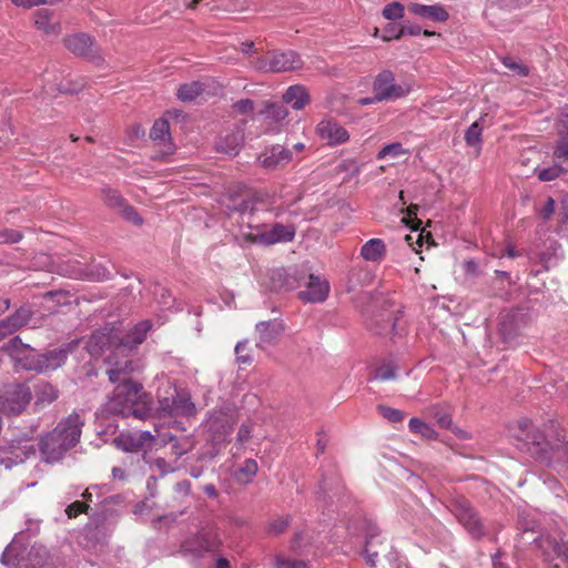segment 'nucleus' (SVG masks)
Segmentation results:
<instances>
[{
    "label": "nucleus",
    "mask_w": 568,
    "mask_h": 568,
    "mask_svg": "<svg viewBox=\"0 0 568 568\" xmlns=\"http://www.w3.org/2000/svg\"><path fill=\"white\" fill-rule=\"evenodd\" d=\"M316 134L329 146H336L349 140L347 130L333 119L322 120L316 125Z\"/></svg>",
    "instance_id": "15"
},
{
    "label": "nucleus",
    "mask_w": 568,
    "mask_h": 568,
    "mask_svg": "<svg viewBox=\"0 0 568 568\" xmlns=\"http://www.w3.org/2000/svg\"><path fill=\"white\" fill-rule=\"evenodd\" d=\"M296 230L293 224H253L252 219L247 220L246 230L242 229L241 236L246 242L262 245H272L280 242H292Z\"/></svg>",
    "instance_id": "4"
},
{
    "label": "nucleus",
    "mask_w": 568,
    "mask_h": 568,
    "mask_svg": "<svg viewBox=\"0 0 568 568\" xmlns=\"http://www.w3.org/2000/svg\"><path fill=\"white\" fill-rule=\"evenodd\" d=\"M141 442H138L136 436L132 435H120L114 439V444L118 448L124 452H139L141 450Z\"/></svg>",
    "instance_id": "42"
},
{
    "label": "nucleus",
    "mask_w": 568,
    "mask_h": 568,
    "mask_svg": "<svg viewBox=\"0 0 568 568\" xmlns=\"http://www.w3.org/2000/svg\"><path fill=\"white\" fill-rule=\"evenodd\" d=\"M65 48L75 55L94 59L95 43L87 33H75L63 39Z\"/></svg>",
    "instance_id": "19"
},
{
    "label": "nucleus",
    "mask_w": 568,
    "mask_h": 568,
    "mask_svg": "<svg viewBox=\"0 0 568 568\" xmlns=\"http://www.w3.org/2000/svg\"><path fill=\"white\" fill-rule=\"evenodd\" d=\"M258 469L254 459H246L242 466L235 471V479L241 484H248L253 480Z\"/></svg>",
    "instance_id": "35"
},
{
    "label": "nucleus",
    "mask_w": 568,
    "mask_h": 568,
    "mask_svg": "<svg viewBox=\"0 0 568 568\" xmlns=\"http://www.w3.org/2000/svg\"><path fill=\"white\" fill-rule=\"evenodd\" d=\"M3 349L12 358L16 366L27 371H38L40 354L28 344L22 343L20 337L16 336L4 344Z\"/></svg>",
    "instance_id": "10"
},
{
    "label": "nucleus",
    "mask_w": 568,
    "mask_h": 568,
    "mask_svg": "<svg viewBox=\"0 0 568 568\" xmlns=\"http://www.w3.org/2000/svg\"><path fill=\"white\" fill-rule=\"evenodd\" d=\"M248 342L241 341L235 346L236 363L240 365H248L252 363V356L246 352Z\"/></svg>",
    "instance_id": "47"
},
{
    "label": "nucleus",
    "mask_w": 568,
    "mask_h": 568,
    "mask_svg": "<svg viewBox=\"0 0 568 568\" xmlns=\"http://www.w3.org/2000/svg\"><path fill=\"white\" fill-rule=\"evenodd\" d=\"M165 396L159 397L158 413L160 416L190 417L196 414L195 404L185 389L169 387Z\"/></svg>",
    "instance_id": "6"
},
{
    "label": "nucleus",
    "mask_w": 568,
    "mask_h": 568,
    "mask_svg": "<svg viewBox=\"0 0 568 568\" xmlns=\"http://www.w3.org/2000/svg\"><path fill=\"white\" fill-rule=\"evenodd\" d=\"M283 324L277 321L258 322L255 325V331L258 336L256 346L264 348L265 345L274 344L283 333Z\"/></svg>",
    "instance_id": "22"
},
{
    "label": "nucleus",
    "mask_w": 568,
    "mask_h": 568,
    "mask_svg": "<svg viewBox=\"0 0 568 568\" xmlns=\"http://www.w3.org/2000/svg\"><path fill=\"white\" fill-rule=\"evenodd\" d=\"M83 425L79 415L72 414L48 433L40 443V450L47 463L60 460L80 439Z\"/></svg>",
    "instance_id": "3"
},
{
    "label": "nucleus",
    "mask_w": 568,
    "mask_h": 568,
    "mask_svg": "<svg viewBox=\"0 0 568 568\" xmlns=\"http://www.w3.org/2000/svg\"><path fill=\"white\" fill-rule=\"evenodd\" d=\"M89 506L87 504H83L81 501H74L71 505H69L65 509V513L69 518L77 517L79 514L85 513Z\"/></svg>",
    "instance_id": "59"
},
{
    "label": "nucleus",
    "mask_w": 568,
    "mask_h": 568,
    "mask_svg": "<svg viewBox=\"0 0 568 568\" xmlns=\"http://www.w3.org/2000/svg\"><path fill=\"white\" fill-rule=\"evenodd\" d=\"M540 548L547 559L561 558L568 562V541H558L555 538H542Z\"/></svg>",
    "instance_id": "27"
},
{
    "label": "nucleus",
    "mask_w": 568,
    "mask_h": 568,
    "mask_svg": "<svg viewBox=\"0 0 568 568\" xmlns=\"http://www.w3.org/2000/svg\"><path fill=\"white\" fill-rule=\"evenodd\" d=\"M513 435L524 442L527 452L540 463L549 464L554 458L568 462V440L564 442V429L554 420L538 429L530 419L521 418Z\"/></svg>",
    "instance_id": "2"
},
{
    "label": "nucleus",
    "mask_w": 568,
    "mask_h": 568,
    "mask_svg": "<svg viewBox=\"0 0 568 568\" xmlns=\"http://www.w3.org/2000/svg\"><path fill=\"white\" fill-rule=\"evenodd\" d=\"M243 143V134L240 130L232 131L225 136L221 138L216 143V151L226 153L229 155H236Z\"/></svg>",
    "instance_id": "30"
},
{
    "label": "nucleus",
    "mask_w": 568,
    "mask_h": 568,
    "mask_svg": "<svg viewBox=\"0 0 568 568\" xmlns=\"http://www.w3.org/2000/svg\"><path fill=\"white\" fill-rule=\"evenodd\" d=\"M398 310H386L374 314L371 318L369 328L378 335H388L396 333L398 325Z\"/></svg>",
    "instance_id": "20"
},
{
    "label": "nucleus",
    "mask_w": 568,
    "mask_h": 568,
    "mask_svg": "<svg viewBox=\"0 0 568 568\" xmlns=\"http://www.w3.org/2000/svg\"><path fill=\"white\" fill-rule=\"evenodd\" d=\"M22 239V233L16 230H0V244L17 243Z\"/></svg>",
    "instance_id": "57"
},
{
    "label": "nucleus",
    "mask_w": 568,
    "mask_h": 568,
    "mask_svg": "<svg viewBox=\"0 0 568 568\" xmlns=\"http://www.w3.org/2000/svg\"><path fill=\"white\" fill-rule=\"evenodd\" d=\"M480 121H483V118L475 121L465 133V141L470 146H478L481 143L483 126L480 125Z\"/></svg>",
    "instance_id": "43"
},
{
    "label": "nucleus",
    "mask_w": 568,
    "mask_h": 568,
    "mask_svg": "<svg viewBox=\"0 0 568 568\" xmlns=\"http://www.w3.org/2000/svg\"><path fill=\"white\" fill-rule=\"evenodd\" d=\"M162 442L164 444L172 443V452L176 458H180L192 448V443L189 439L182 442L178 440L175 436H164Z\"/></svg>",
    "instance_id": "40"
},
{
    "label": "nucleus",
    "mask_w": 568,
    "mask_h": 568,
    "mask_svg": "<svg viewBox=\"0 0 568 568\" xmlns=\"http://www.w3.org/2000/svg\"><path fill=\"white\" fill-rule=\"evenodd\" d=\"M328 291L329 286L326 281L321 280L318 276L311 275L306 290L301 291L298 296L301 300L311 303L323 302L327 297Z\"/></svg>",
    "instance_id": "23"
},
{
    "label": "nucleus",
    "mask_w": 568,
    "mask_h": 568,
    "mask_svg": "<svg viewBox=\"0 0 568 568\" xmlns=\"http://www.w3.org/2000/svg\"><path fill=\"white\" fill-rule=\"evenodd\" d=\"M291 151L281 145L272 146L260 155L258 160L266 169H275L285 165L291 161Z\"/></svg>",
    "instance_id": "25"
},
{
    "label": "nucleus",
    "mask_w": 568,
    "mask_h": 568,
    "mask_svg": "<svg viewBox=\"0 0 568 568\" xmlns=\"http://www.w3.org/2000/svg\"><path fill=\"white\" fill-rule=\"evenodd\" d=\"M290 518L288 517H277L270 521L267 531L271 535H280L288 527Z\"/></svg>",
    "instance_id": "49"
},
{
    "label": "nucleus",
    "mask_w": 568,
    "mask_h": 568,
    "mask_svg": "<svg viewBox=\"0 0 568 568\" xmlns=\"http://www.w3.org/2000/svg\"><path fill=\"white\" fill-rule=\"evenodd\" d=\"M220 544L221 542L214 532L205 531L187 539L184 541L182 547L185 552L201 556L204 552L216 551L220 547Z\"/></svg>",
    "instance_id": "18"
},
{
    "label": "nucleus",
    "mask_w": 568,
    "mask_h": 568,
    "mask_svg": "<svg viewBox=\"0 0 568 568\" xmlns=\"http://www.w3.org/2000/svg\"><path fill=\"white\" fill-rule=\"evenodd\" d=\"M101 192L103 202L112 209H116L120 211L122 206H124V204L126 203L116 190L103 187Z\"/></svg>",
    "instance_id": "37"
},
{
    "label": "nucleus",
    "mask_w": 568,
    "mask_h": 568,
    "mask_svg": "<svg viewBox=\"0 0 568 568\" xmlns=\"http://www.w3.org/2000/svg\"><path fill=\"white\" fill-rule=\"evenodd\" d=\"M150 138L154 141H165L170 139V124L165 119H159L154 122Z\"/></svg>",
    "instance_id": "38"
},
{
    "label": "nucleus",
    "mask_w": 568,
    "mask_h": 568,
    "mask_svg": "<svg viewBox=\"0 0 568 568\" xmlns=\"http://www.w3.org/2000/svg\"><path fill=\"white\" fill-rule=\"evenodd\" d=\"M405 153V150L403 149L400 143H392L388 145H385L378 153L377 159L383 160L386 156L390 155L393 158H397Z\"/></svg>",
    "instance_id": "51"
},
{
    "label": "nucleus",
    "mask_w": 568,
    "mask_h": 568,
    "mask_svg": "<svg viewBox=\"0 0 568 568\" xmlns=\"http://www.w3.org/2000/svg\"><path fill=\"white\" fill-rule=\"evenodd\" d=\"M283 101L295 110H302L310 102V94L304 85H291L283 94Z\"/></svg>",
    "instance_id": "28"
},
{
    "label": "nucleus",
    "mask_w": 568,
    "mask_h": 568,
    "mask_svg": "<svg viewBox=\"0 0 568 568\" xmlns=\"http://www.w3.org/2000/svg\"><path fill=\"white\" fill-rule=\"evenodd\" d=\"M223 204L227 210L239 212L243 216L252 215L254 211L253 195L243 185H235L224 194ZM251 216H248V220Z\"/></svg>",
    "instance_id": "14"
},
{
    "label": "nucleus",
    "mask_w": 568,
    "mask_h": 568,
    "mask_svg": "<svg viewBox=\"0 0 568 568\" xmlns=\"http://www.w3.org/2000/svg\"><path fill=\"white\" fill-rule=\"evenodd\" d=\"M119 343V335L114 328L104 327L95 331L87 342L88 352L98 356L106 348H113L111 354L115 351L116 344Z\"/></svg>",
    "instance_id": "16"
},
{
    "label": "nucleus",
    "mask_w": 568,
    "mask_h": 568,
    "mask_svg": "<svg viewBox=\"0 0 568 568\" xmlns=\"http://www.w3.org/2000/svg\"><path fill=\"white\" fill-rule=\"evenodd\" d=\"M562 173V169L559 165L541 169L537 171L538 179L540 181H552Z\"/></svg>",
    "instance_id": "54"
},
{
    "label": "nucleus",
    "mask_w": 568,
    "mask_h": 568,
    "mask_svg": "<svg viewBox=\"0 0 568 568\" xmlns=\"http://www.w3.org/2000/svg\"><path fill=\"white\" fill-rule=\"evenodd\" d=\"M16 331H18L17 324L10 321V316L0 321V339Z\"/></svg>",
    "instance_id": "61"
},
{
    "label": "nucleus",
    "mask_w": 568,
    "mask_h": 568,
    "mask_svg": "<svg viewBox=\"0 0 568 568\" xmlns=\"http://www.w3.org/2000/svg\"><path fill=\"white\" fill-rule=\"evenodd\" d=\"M234 109L244 114L253 110V101L252 100H240L234 104Z\"/></svg>",
    "instance_id": "64"
},
{
    "label": "nucleus",
    "mask_w": 568,
    "mask_h": 568,
    "mask_svg": "<svg viewBox=\"0 0 568 568\" xmlns=\"http://www.w3.org/2000/svg\"><path fill=\"white\" fill-rule=\"evenodd\" d=\"M410 89L406 82H396L395 74L390 70L379 72L373 82V92L378 101H395L404 98L410 92Z\"/></svg>",
    "instance_id": "9"
},
{
    "label": "nucleus",
    "mask_w": 568,
    "mask_h": 568,
    "mask_svg": "<svg viewBox=\"0 0 568 568\" xmlns=\"http://www.w3.org/2000/svg\"><path fill=\"white\" fill-rule=\"evenodd\" d=\"M417 212H418V205H416V204H410L406 210L407 217L412 222L410 227L413 230H418L419 226L422 225V221L417 219Z\"/></svg>",
    "instance_id": "60"
},
{
    "label": "nucleus",
    "mask_w": 568,
    "mask_h": 568,
    "mask_svg": "<svg viewBox=\"0 0 568 568\" xmlns=\"http://www.w3.org/2000/svg\"><path fill=\"white\" fill-rule=\"evenodd\" d=\"M71 275L84 276L91 281H104L110 278L111 272L104 265L93 263L87 266L85 268H79L77 271H73Z\"/></svg>",
    "instance_id": "33"
},
{
    "label": "nucleus",
    "mask_w": 568,
    "mask_h": 568,
    "mask_svg": "<svg viewBox=\"0 0 568 568\" xmlns=\"http://www.w3.org/2000/svg\"><path fill=\"white\" fill-rule=\"evenodd\" d=\"M138 442H141V450L150 448L155 442V437L150 432H141L138 436Z\"/></svg>",
    "instance_id": "63"
},
{
    "label": "nucleus",
    "mask_w": 568,
    "mask_h": 568,
    "mask_svg": "<svg viewBox=\"0 0 568 568\" xmlns=\"http://www.w3.org/2000/svg\"><path fill=\"white\" fill-rule=\"evenodd\" d=\"M452 513L474 539L486 536L481 518L468 499L463 496L455 497L452 501Z\"/></svg>",
    "instance_id": "8"
},
{
    "label": "nucleus",
    "mask_w": 568,
    "mask_h": 568,
    "mask_svg": "<svg viewBox=\"0 0 568 568\" xmlns=\"http://www.w3.org/2000/svg\"><path fill=\"white\" fill-rule=\"evenodd\" d=\"M407 10L414 17L423 21L446 22L449 18L448 11L440 3L428 6L418 2H409L407 4Z\"/></svg>",
    "instance_id": "17"
},
{
    "label": "nucleus",
    "mask_w": 568,
    "mask_h": 568,
    "mask_svg": "<svg viewBox=\"0 0 568 568\" xmlns=\"http://www.w3.org/2000/svg\"><path fill=\"white\" fill-rule=\"evenodd\" d=\"M31 393L23 385H12L1 389L0 412L7 414H20L31 400Z\"/></svg>",
    "instance_id": "11"
},
{
    "label": "nucleus",
    "mask_w": 568,
    "mask_h": 568,
    "mask_svg": "<svg viewBox=\"0 0 568 568\" xmlns=\"http://www.w3.org/2000/svg\"><path fill=\"white\" fill-rule=\"evenodd\" d=\"M397 366L393 362H385L378 366L371 379L390 381L396 377Z\"/></svg>",
    "instance_id": "39"
},
{
    "label": "nucleus",
    "mask_w": 568,
    "mask_h": 568,
    "mask_svg": "<svg viewBox=\"0 0 568 568\" xmlns=\"http://www.w3.org/2000/svg\"><path fill=\"white\" fill-rule=\"evenodd\" d=\"M252 437V424L251 423H243L237 432V442L240 444L247 443Z\"/></svg>",
    "instance_id": "58"
},
{
    "label": "nucleus",
    "mask_w": 568,
    "mask_h": 568,
    "mask_svg": "<svg viewBox=\"0 0 568 568\" xmlns=\"http://www.w3.org/2000/svg\"><path fill=\"white\" fill-rule=\"evenodd\" d=\"M151 328L152 323L150 321H142L138 323L124 337L119 336L116 348L108 356L106 363L109 364V359L113 356L115 359H129L128 353L143 343Z\"/></svg>",
    "instance_id": "13"
},
{
    "label": "nucleus",
    "mask_w": 568,
    "mask_h": 568,
    "mask_svg": "<svg viewBox=\"0 0 568 568\" xmlns=\"http://www.w3.org/2000/svg\"><path fill=\"white\" fill-rule=\"evenodd\" d=\"M136 367L131 359H115L114 356L109 359L106 374L116 386L106 405L112 414L144 420L150 416L151 396L144 392L142 384L130 377Z\"/></svg>",
    "instance_id": "1"
},
{
    "label": "nucleus",
    "mask_w": 568,
    "mask_h": 568,
    "mask_svg": "<svg viewBox=\"0 0 568 568\" xmlns=\"http://www.w3.org/2000/svg\"><path fill=\"white\" fill-rule=\"evenodd\" d=\"M432 414L436 418V422L439 427L442 428H449L452 425V416L446 410L442 409L440 407H432Z\"/></svg>",
    "instance_id": "52"
},
{
    "label": "nucleus",
    "mask_w": 568,
    "mask_h": 568,
    "mask_svg": "<svg viewBox=\"0 0 568 568\" xmlns=\"http://www.w3.org/2000/svg\"><path fill=\"white\" fill-rule=\"evenodd\" d=\"M408 426L410 432L419 434L425 438L432 439L435 438L436 436V432L428 424L424 423L419 418H410Z\"/></svg>",
    "instance_id": "41"
},
{
    "label": "nucleus",
    "mask_w": 568,
    "mask_h": 568,
    "mask_svg": "<svg viewBox=\"0 0 568 568\" xmlns=\"http://www.w3.org/2000/svg\"><path fill=\"white\" fill-rule=\"evenodd\" d=\"M234 413L230 409H213L206 422L205 429L210 433V438L215 443H222L229 435L235 424Z\"/></svg>",
    "instance_id": "12"
},
{
    "label": "nucleus",
    "mask_w": 568,
    "mask_h": 568,
    "mask_svg": "<svg viewBox=\"0 0 568 568\" xmlns=\"http://www.w3.org/2000/svg\"><path fill=\"white\" fill-rule=\"evenodd\" d=\"M377 409L384 418L393 423H398L404 418V413L396 408H392L385 405H378Z\"/></svg>",
    "instance_id": "50"
},
{
    "label": "nucleus",
    "mask_w": 568,
    "mask_h": 568,
    "mask_svg": "<svg viewBox=\"0 0 568 568\" xmlns=\"http://www.w3.org/2000/svg\"><path fill=\"white\" fill-rule=\"evenodd\" d=\"M403 37L402 27L398 28L396 24L388 23L384 29L382 33V40L383 41H392V40H398Z\"/></svg>",
    "instance_id": "53"
},
{
    "label": "nucleus",
    "mask_w": 568,
    "mask_h": 568,
    "mask_svg": "<svg viewBox=\"0 0 568 568\" xmlns=\"http://www.w3.org/2000/svg\"><path fill=\"white\" fill-rule=\"evenodd\" d=\"M49 560V554L42 546H32L27 557L17 558L16 568H43Z\"/></svg>",
    "instance_id": "24"
},
{
    "label": "nucleus",
    "mask_w": 568,
    "mask_h": 568,
    "mask_svg": "<svg viewBox=\"0 0 568 568\" xmlns=\"http://www.w3.org/2000/svg\"><path fill=\"white\" fill-rule=\"evenodd\" d=\"M36 27L48 36H58L61 32L59 22H51L52 12L49 9H40L33 13Z\"/></svg>",
    "instance_id": "29"
},
{
    "label": "nucleus",
    "mask_w": 568,
    "mask_h": 568,
    "mask_svg": "<svg viewBox=\"0 0 568 568\" xmlns=\"http://www.w3.org/2000/svg\"><path fill=\"white\" fill-rule=\"evenodd\" d=\"M251 65L261 72L281 73L298 70L303 67V61L298 53L292 50H273L263 57L255 58Z\"/></svg>",
    "instance_id": "5"
},
{
    "label": "nucleus",
    "mask_w": 568,
    "mask_h": 568,
    "mask_svg": "<svg viewBox=\"0 0 568 568\" xmlns=\"http://www.w3.org/2000/svg\"><path fill=\"white\" fill-rule=\"evenodd\" d=\"M36 405H48L53 403L58 396V389L47 382H41L36 385Z\"/></svg>",
    "instance_id": "34"
},
{
    "label": "nucleus",
    "mask_w": 568,
    "mask_h": 568,
    "mask_svg": "<svg viewBox=\"0 0 568 568\" xmlns=\"http://www.w3.org/2000/svg\"><path fill=\"white\" fill-rule=\"evenodd\" d=\"M31 311L28 307H20L14 314L10 315V321L17 324V328L27 325L31 318Z\"/></svg>",
    "instance_id": "46"
},
{
    "label": "nucleus",
    "mask_w": 568,
    "mask_h": 568,
    "mask_svg": "<svg viewBox=\"0 0 568 568\" xmlns=\"http://www.w3.org/2000/svg\"><path fill=\"white\" fill-rule=\"evenodd\" d=\"M386 254V246L381 239H371L361 248V255L368 262H378Z\"/></svg>",
    "instance_id": "32"
},
{
    "label": "nucleus",
    "mask_w": 568,
    "mask_h": 568,
    "mask_svg": "<svg viewBox=\"0 0 568 568\" xmlns=\"http://www.w3.org/2000/svg\"><path fill=\"white\" fill-rule=\"evenodd\" d=\"M119 212L126 221L135 225H141L143 223L142 217L138 214L134 207L129 205L128 203H125Z\"/></svg>",
    "instance_id": "55"
},
{
    "label": "nucleus",
    "mask_w": 568,
    "mask_h": 568,
    "mask_svg": "<svg viewBox=\"0 0 568 568\" xmlns=\"http://www.w3.org/2000/svg\"><path fill=\"white\" fill-rule=\"evenodd\" d=\"M70 346L54 348L44 354H40L38 372H45L59 368L67 359Z\"/></svg>",
    "instance_id": "26"
},
{
    "label": "nucleus",
    "mask_w": 568,
    "mask_h": 568,
    "mask_svg": "<svg viewBox=\"0 0 568 568\" xmlns=\"http://www.w3.org/2000/svg\"><path fill=\"white\" fill-rule=\"evenodd\" d=\"M276 568H307V565L303 560L277 557Z\"/></svg>",
    "instance_id": "56"
},
{
    "label": "nucleus",
    "mask_w": 568,
    "mask_h": 568,
    "mask_svg": "<svg viewBox=\"0 0 568 568\" xmlns=\"http://www.w3.org/2000/svg\"><path fill=\"white\" fill-rule=\"evenodd\" d=\"M366 561L376 568H398L397 554L394 551L390 544L385 539L379 538L378 534L374 530L369 532L364 548Z\"/></svg>",
    "instance_id": "7"
},
{
    "label": "nucleus",
    "mask_w": 568,
    "mask_h": 568,
    "mask_svg": "<svg viewBox=\"0 0 568 568\" xmlns=\"http://www.w3.org/2000/svg\"><path fill=\"white\" fill-rule=\"evenodd\" d=\"M503 64L509 69L511 72L518 74V75H527L528 74V68L524 65L519 60H516L511 57H506L503 59Z\"/></svg>",
    "instance_id": "48"
},
{
    "label": "nucleus",
    "mask_w": 568,
    "mask_h": 568,
    "mask_svg": "<svg viewBox=\"0 0 568 568\" xmlns=\"http://www.w3.org/2000/svg\"><path fill=\"white\" fill-rule=\"evenodd\" d=\"M203 92V85L200 82H191L183 84L178 90V98L181 101H192Z\"/></svg>",
    "instance_id": "36"
},
{
    "label": "nucleus",
    "mask_w": 568,
    "mask_h": 568,
    "mask_svg": "<svg viewBox=\"0 0 568 568\" xmlns=\"http://www.w3.org/2000/svg\"><path fill=\"white\" fill-rule=\"evenodd\" d=\"M526 325V314L521 311H508L500 314L499 332L504 339H511Z\"/></svg>",
    "instance_id": "21"
},
{
    "label": "nucleus",
    "mask_w": 568,
    "mask_h": 568,
    "mask_svg": "<svg viewBox=\"0 0 568 568\" xmlns=\"http://www.w3.org/2000/svg\"><path fill=\"white\" fill-rule=\"evenodd\" d=\"M404 13L405 7L398 1L388 3L382 11L383 17L390 21L402 19Z\"/></svg>",
    "instance_id": "44"
},
{
    "label": "nucleus",
    "mask_w": 568,
    "mask_h": 568,
    "mask_svg": "<svg viewBox=\"0 0 568 568\" xmlns=\"http://www.w3.org/2000/svg\"><path fill=\"white\" fill-rule=\"evenodd\" d=\"M555 212V201L552 197H548L545 205L540 209L539 214L544 220H549Z\"/></svg>",
    "instance_id": "62"
},
{
    "label": "nucleus",
    "mask_w": 568,
    "mask_h": 568,
    "mask_svg": "<svg viewBox=\"0 0 568 568\" xmlns=\"http://www.w3.org/2000/svg\"><path fill=\"white\" fill-rule=\"evenodd\" d=\"M560 140L555 150V158L560 163L568 162V114L562 115L558 122Z\"/></svg>",
    "instance_id": "31"
},
{
    "label": "nucleus",
    "mask_w": 568,
    "mask_h": 568,
    "mask_svg": "<svg viewBox=\"0 0 568 568\" xmlns=\"http://www.w3.org/2000/svg\"><path fill=\"white\" fill-rule=\"evenodd\" d=\"M265 114L267 118L281 122L288 115L287 109L282 104H271L266 108Z\"/></svg>",
    "instance_id": "45"
}]
</instances>
